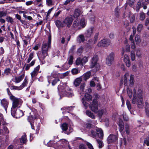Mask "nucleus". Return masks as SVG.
<instances>
[{
    "label": "nucleus",
    "mask_w": 149,
    "mask_h": 149,
    "mask_svg": "<svg viewBox=\"0 0 149 149\" xmlns=\"http://www.w3.org/2000/svg\"><path fill=\"white\" fill-rule=\"evenodd\" d=\"M127 92L128 95L130 97H132V91L129 88L127 89Z\"/></svg>",
    "instance_id": "obj_48"
},
{
    "label": "nucleus",
    "mask_w": 149,
    "mask_h": 149,
    "mask_svg": "<svg viewBox=\"0 0 149 149\" xmlns=\"http://www.w3.org/2000/svg\"><path fill=\"white\" fill-rule=\"evenodd\" d=\"M98 116L100 118H101L102 115L104 113V111L103 109L98 110V111L97 112Z\"/></svg>",
    "instance_id": "obj_41"
},
{
    "label": "nucleus",
    "mask_w": 149,
    "mask_h": 149,
    "mask_svg": "<svg viewBox=\"0 0 149 149\" xmlns=\"http://www.w3.org/2000/svg\"><path fill=\"white\" fill-rule=\"evenodd\" d=\"M86 114L91 118L94 119L95 118V115L93 113H92L90 111L87 110L86 112Z\"/></svg>",
    "instance_id": "obj_28"
},
{
    "label": "nucleus",
    "mask_w": 149,
    "mask_h": 149,
    "mask_svg": "<svg viewBox=\"0 0 149 149\" xmlns=\"http://www.w3.org/2000/svg\"><path fill=\"white\" fill-rule=\"evenodd\" d=\"M82 79L83 78L82 76H81L75 79L74 82V85L76 87H77L79 86V84L81 83Z\"/></svg>",
    "instance_id": "obj_16"
},
{
    "label": "nucleus",
    "mask_w": 149,
    "mask_h": 149,
    "mask_svg": "<svg viewBox=\"0 0 149 149\" xmlns=\"http://www.w3.org/2000/svg\"><path fill=\"white\" fill-rule=\"evenodd\" d=\"M80 25L82 27V28H84L85 26V20L84 19H82L81 20L80 22Z\"/></svg>",
    "instance_id": "obj_40"
},
{
    "label": "nucleus",
    "mask_w": 149,
    "mask_h": 149,
    "mask_svg": "<svg viewBox=\"0 0 149 149\" xmlns=\"http://www.w3.org/2000/svg\"><path fill=\"white\" fill-rule=\"evenodd\" d=\"M85 125L87 128L90 129L92 127L93 125L91 123H86Z\"/></svg>",
    "instance_id": "obj_54"
},
{
    "label": "nucleus",
    "mask_w": 149,
    "mask_h": 149,
    "mask_svg": "<svg viewBox=\"0 0 149 149\" xmlns=\"http://www.w3.org/2000/svg\"><path fill=\"white\" fill-rule=\"evenodd\" d=\"M145 14L143 13H140V20L143 21L145 18Z\"/></svg>",
    "instance_id": "obj_52"
},
{
    "label": "nucleus",
    "mask_w": 149,
    "mask_h": 149,
    "mask_svg": "<svg viewBox=\"0 0 149 149\" xmlns=\"http://www.w3.org/2000/svg\"><path fill=\"white\" fill-rule=\"evenodd\" d=\"M1 106L4 108L6 111L7 112V109L8 105V102L5 99H3L1 100Z\"/></svg>",
    "instance_id": "obj_13"
},
{
    "label": "nucleus",
    "mask_w": 149,
    "mask_h": 149,
    "mask_svg": "<svg viewBox=\"0 0 149 149\" xmlns=\"http://www.w3.org/2000/svg\"><path fill=\"white\" fill-rule=\"evenodd\" d=\"M19 104V99H17L13 101L12 108L15 109L17 107Z\"/></svg>",
    "instance_id": "obj_22"
},
{
    "label": "nucleus",
    "mask_w": 149,
    "mask_h": 149,
    "mask_svg": "<svg viewBox=\"0 0 149 149\" xmlns=\"http://www.w3.org/2000/svg\"><path fill=\"white\" fill-rule=\"evenodd\" d=\"M91 133L93 137L95 138L97 136L101 139H102L104 135L103 131L100 128H97L95 132L93 130L91 131Z\"/></svg>",
    "instance_id": "obj_6"
},
{
    "label": "nucleus",
    "mask_w": 149,
    "mask_h": 149,
    "mask_svg": "<svg viewBox=\"0 0 149 149\" xmlns=\"http://www.w3.org/2000/svg\"><path fill=\"white\" fill-rule=\"evenodd\" d=\"M55 24L56 26L58 29L60 28L61 27H63L65 26V25L63 24V22H61L59 20H56L55 22Z\"/></svg>",
    "instance_id": "obj_18"
},
{
    "label": "nucleus",
    "mask_w": 149,
    "mask_h": 149,
    "mask_svg": "<svg viewBox=\"0 0 149 149\" xmlns=\"http://www.w3.org/2000/svg\"><path fill=\"white\" fill-rule=\"evenodd\" d=\"M73 18L71 17L67 16L63 21V23L65 26L68 28H70L73 21Z\"/></svg>",
    "instance_id": "obj_11"
},
{
    "label": "nucleus",
    "mask_w": 149,
    "mask_h": 149,
    "mask_svg": "<svg viewBox=\"0 0 149 149\" xmlns=\"http://www.w3.org/2000/svg\"><path fill=\"white\" fill-rule=\"evenodd\" d=\"M128 74L127 73H126L125 74L124 76V77L123 79H121L120 81V84L123 83V80H124V83L125 85L126 86L127 84V78L126 77V75H128Z\"/></svg>",
    "instance_id": "obj_25"
},
{
    "label": "nucleus",
    "mask_w": 149,
    "mask_h": 149,
    "mask_svg": "<svg viewBox=\"0 0 149 149\" xmlns=\"http://www.w3.org/2000/svg\"><path fill=\"white\" fill-rule=\"evenodd\" d=\"M6 19L7 22H9L11 24H13L14 22L13 19L10 16H7Z\"/></svg>",
    "instance_id": "obj_44"
},
{
    "label": "nucleus",
    "mask_w": 149,
    "mask_h": 149,
    "mask_svg": "<svg viewBox=\"0 0 149 149\" xmlns=\"http://www.w3.org/2000/svg\"><path fill=\"white\" fill-rule=\"evenodd\" d=\"M34 52H33L31 53L29 55L28 59L27 60V63H29L34 57Z\"/></svg>",
    "instance_id": "obj_31"
},
{
    "label": "nucleus",
    "mask_w": 149,
    "mask_h": 149,
    "mask_svg": "<svg viewBox=\"0 0 149 149\" xmlns=\"http://www.w3.org/2000/svg\"><path fill=\"white\" fill-rule=\"evenodd\" d=\"M98 102L96 99H94L92 103L89 105V107L91 110L95 113L98 111Z\"/></svg>",
    "instance_id": "obj_7"
},
{
    "label": "nucleus",
    "mask_w": 149,
    "mask_h": 149,
    "mask_svg": "<svg viewBox=\"0 0 149 149\" xmlns=\"http://www.w3.org/2000/svg\"><path fill=\"white\" fill-rule=\"evenodd\" d=\"M94 28L91 27L86 31L84 33L85 37L86 39L90 38L93 35Z\"/></svg>",
    "instance_id": "obj_10"
},
{
    "label": "nucleus",
    "mask_w": 149,
    "mask_h": 149,
    "mask_svg": "<svg viewBox=\"0 0 149 149\" xmlns=\"http://www.w3.org/2000/svg\"><path fill=\"white\" fill-rule=\"evenodd\" d=\"M141 3L140 1H139L137 3L136 6V10L137 11H138L140 8L141 6Z\"/></svg>",
    "instance_id": "obj_55"
},
{
    "label": "nucleus",
    "mask_w": 149,
    "mask_h": 149,
    "mask_svg": "<svg viewBox=\"0 0 149 149\" xmlns=\"http://www.w3.org/2000/svg\"><path fill=\"white\" fill-rule=\"evenodd\" d=\"M98 60V57L97 55H94L92 58L90 68H95L94 70V72H96L100 69V65L99 63H97Z\"/></svg>",
    "instance_id": "obj_4"
},
{
    "label": "nucleus",
    "mask_w": 149,
    "mask_h": 149,
    "mask_svg": "<svg viewBox=\"0 0 149 149\" xmlns=\"http://www.w3.org/2000/svg\"><path fill=\"white\" fill-rule=\"evenodd\" d=\"M62 84L63 85H62L61 83L58 86L57 88L59 93L68 97H71L73 96L74 95L73 93L70 92H67L69 88L68 87L63 84Z\"/></svg>",
    "instance_id": "obj_3"
},
{
    "label": "nucleus",
    "mask_w": 149,
    "mask_h": 149,
    "mask_svg": "<svg viewBox=\"0 0 149 149\" xmlns=\"http://www.w3.org/2000/svg\"><path fill=\"white\" fill-rule=\"evenodd\" d=\"M10 88L11 90H20L22 89L20 86H10Z\"/></svg>",
    "instance_id": "obj_36"
},
{
    "label": "nucleus",
    "mask_w": 149,
    "mask_h": 149,
    "mask_svg": "<svg viewBox=\"0 0 149 149\" xmlns=\"http://www.w3.org/2000/svg\"><path fill=\"white\" fill-rule=\"evenodd\" d=\"M26 135L25 133L24 135H23L20 139V142L23 144L25 143L27 141Z\"/></svg>",
    "instance_id": "obj_29"
},
{
    "label": "nucleus",
    "mask_w": 149,
    "mask_h": 149,
    "mask_svg": "<svg viewBox=\"0 0 149 149\" xmlns=\"http://www.w3.org/2000/svg\"><path fill=\"white\" fill-rule=\"evenodd\" d=\"M48 82L50 83L52 81V86H55L57 82L60 81L59 78L56 77L54 74H52L51 76L48 77Z\"/></svg>",
    "instance_id": "obj_8"
},
{
    "label": "nucleus",
    "mask_w": 149,
    "mask_h": 149,
    "mask_svg": "<svg viewBox=\"0 0 149 149\" xmlns=\"http://www.w3.org/2000/svg\"><path fill=\"white\" fill-rule=\"evenodd\" d=\"M107 64L108 65H111L112 63V53H111L109 56H108L106 60Z\"/></svg>",
    "instance_id": "obj_21"
},
{
    "label": "nucleus",
    "mask_w": 149,
    "mask_h": 149,
    "mask_svg": "<svg viewBox=\"0 0 149 149\" xmlns=\"http://www.w3.org/2000/svg\"><path fill=\"white\" fill-rule=\"evenodd\" d=\"M51 47H48V45L46 43H43L42 45V54L40 56V58L42 60H44L47 56H48V49L51 48Z\"/></svg>",
    "instance_id": "obj_5"
},
{
    "label": "nucleus",
    "mask_w": 149,
    "mask_h": 149,
    "mask_svg": "<svg viewBox=\"0 0 149 149\" xmlns=\"http://www.w3.org/2000/svg\"><path fill=\"white\" fill-rule=\"evenodd\" d=\"M71 72L73 75L77 74L78 73V70L76 68H73Z\"/></svg>",
    "instance_id": "obj_46"
},
{
    "label": "nucleus",
    "mask_w": 149,
    "mask_h": 149,
    "mask_svg": "<svg viewBox=\"0 0 149 149\" xmlns=\"http://www.w3.org/2000/svg\"><path fill=\"white\" fill-rule=\"evenodd\" d=\"M84 97L86 100L88 101H90L91 100L92 97L91 95L88 93H86Z\"/></svg>",
    "instance_id": "obj_32"
},
{
    "label": "nucleus",
    "mask_w": 149,
    "mask_h": 149,
    "mask_svg": "<svg viewBox=\"0 0 149 149\" xmlns=\"http://www.w3.org/2000/svg\"><path fill=\"white\" fill-rule=\"evenodd\" d=\"M85 36L83 34L79 35L78 37L79 42H84L85 41Z\"/></svg>",
    "instance_id": "obj_33"
},
{
    "label": "nucleus",
    "mask_w": 149,
    "mask_h": 149,
    "mask_svg": "<svg viewBox=\"0 0 149 149\" xmlns=\"http://www.w3.org/2000/svg\"><path fill=\"white\" fill-rule=\"evenodd\" d=\"M38 72L33 70L31 74V78H33L34 77L37 76L38 74Z\"/></svg>",
    "instance_id": "obj_51"
},
{
    "label": "nucleus",
    "mask_w": 149,
    "mask_h": 149,
    "mask_svg": "<svg viewBox=\"0 0 149 149\" xmlns=\"http://www.w3.org/2000/svg\"><path fill=\"white\" fill-rule=\"evenodd\" d=\"M133 92L134 95L132 103L133 104L136 103L138 108L139 109H143L144 107L143 91L141 89H138L137 95L135 89L134 90Z\"/></svg>",
    "instance_id": "obj_1"
},
{
    "label": "nucleus",
    "mask_w": 149,
    "mask_h": 149,
    "mask_svg": "<svg viewBox=\"0 0 149 149\" xmlns=\"http://www.w3.org/2000/svg\"><path fill=\"white\" fill-rule=\"evenodd\" d=\"M24 72L21 75L19 76L18 77H15V81L14 82L16 83H18L20 82L24 78Z\"/></svg>",
    "instance_id": "obj_17"
},
{
    "label": "nucleus",
    "mask_w": 149,
    "mask_h": 149,
    "mask_svg": "<svg viewBox=\"0 0 149 149\" xmlns=\"http://www.w3.org/2000/svg\"><path fill=\"white\" fill-rule=\"evenodd\" d=\"M11 69L10 68H6L4 71V73L6 75H8L10 72Z\"/></svg>",
    "instance_id": "obj_53"
},
{
    "label": "nucleus",
    "mask_w": 149,
    "mask_h": 149,
    "mask_svg": "<svg viewBox=\"0 0 149 149\" xmlns=\"http://www.w3.org/2000/svg\"><path fill=\"white\" fill-rule=\"evenodd\" d=\"M26 65V68H25V70H28L29 69L30 67H31L30 66L29 64H25V65H24V66L23 67L22 70H24V68L25 66Z\"/></svg>",
    "instance_id": "obj_57"
},
{
    "label": "nucleus",
    "mask_w": 149,
    "mask_h": 149,
    "mask_svg": "<svg viewBox=\"0 0 149 149\" xmlns=\"http://www.w3.org/2000/svg\"><path fill=\"white\" fill-rule=\"evenodd\" d=\"M46 4L48 6H50L52 5V0H46Z\"/></svg>",
    "instance_id": "obj_63"
},
{
    "label": "nucleus",
    "mask_w": 149,
    "mask_h": 149,
    "mask_svg": "<svg viewBox=\"0 0 149 149\" xmlns=\"http://www.w3.org/2000/svg\"><path fill=\"white\" fill-rule=\"evenodd\" d=\"M81 101L84 107H87V103L86 102V101H85V100L84 98H82L81 100Z\"/></svg>",
    "instance_id": "obj_58"
},
{
    "label": "nucleus",
    "mask_w": 149,
    "mask_h": 149,
    "mask_svg": "<svg viewBox=\"0 0 149 149\" xmlns=\"http://www.w3.org/2000/svg\"><path fill=\"white\" fill-rule=\"evenodd\" d=\"M76 49V45H73L70 49L69 52L70 53H71L72 54H73L74 53V50Z\"/></svg>",
    "instance_id": "obj_39"
},
{
    "label": "nucleus",
    "mask_w": 149,
    "mask_h": 149,
    "mask_svg": "<svg viewBox=\"0 0 149 149\" xmlns=\"http://www.w3.org/2000/svg\"><path fill=\"white\" fill-rule=\"evenodd\" d=\"M96 141L98 144L99 148H102L104 146V144L102 141L97 139H96Z\"/></svg>",
    "instance_id": "obj_35"
},
{
    "label": "nucleus",
    "mask_w": 149,
    "mask_h": 149,
    "mask_svg": "<svg viewBox=\"0 0 149 149\" xmlns=\"http://www.w3.org/2000/svg\"><path fill=\"white\" fill-rule=\"evenodd\" d=\"M126 103L128 109L129 110L131 108V107L130 102L127 100L126 101Z\"/></svg>",
    "instance_id": "obj_59"
},
{
    "label": "nucleus",
    "mask_w": 149,
    "mask_h": 149,
    "mask_svg": "<svg viewBox=\"0 0 149 149\" xmlns=\"http://www.w3.org/2000/svg\"><path fill=\"white\" fill-rule=\"evenodd\" d=\"M98 36L99 32L95 33L93 39L90 38L88 40V43L91 45H93L96 43L98 38Z\"/></svg>",
    "instance_id": "obj_12"
},
{
    "label": "nucleus",
    "mask_w": 149,
    "mask_h": 149,
    "mask_svg": "<svg viewBox=\"0 0 149 149\" xmlns=\"http://www.w3.org/2000/svg\"><path fill=\"white\" fill-rule=\"evenodd\" d=\"M30 109L31 112L30 113V115L28 117L27 120L30 123L32 129L35 130L33 123L34 120L37 119L39 118V115L37 110L34 108L31 107Z\"/></svg>",
    "instance_id": "obj_2"
},
{
    "label": "nucleus",
    "mask_w": 149,
    "mask_h": 149,
    "mask_svg": "<svg viewBox=\"0 0 149 149\" xmlns=\"http://www.w3.org/2000/svg\"><path fill=\"white\" fill-rule=\"evenodd\" d=\"M145 111L146 115L148 116H149V104L147 102H146L145 103Z\"/></svg>",
    "instance_id": "obj_26"
},
{
    "label": "nucleus",
    "mask_w": 149,
    "mask_h": 149,
    "mask_svg": "<svg viewBox=\"0 0 149 149\" xmlns=\"http://www.w3.org/2000/svg\"><path fill=\"white\" fill-rule=\"evenodd\" d=\"M130 84L132 85L134 83V77L133 75H131L130 76Z\"/></svg>",
    "instance_id": "obj_61"
},
{
    "label": "nucleus",
    "mask_w": 149,
    "mask_h": 149,
    "mask_svg": "<svg viewBox=\"0 0 149 149\" xmlns=\"http://www.w3.org/2000/svg\"><path fill=\"white\" fill-rule=\"evenodd\" d=\"M136 55L138 58H141L142 57V52L141 49L138 48L136 50Z\"/></svg>",
    "instance_id": "obj_24"
},
{
    "label": "nucleus",
    "mask_w": 149,
    "mask_h": 149,
    "mask_svg": "<svg viewBox=\"0 0 149 149\" xmlns=\"http://www.w3.org/2000/svg\"><path fill=\"white\" fill-rule=\"evenodd\" d=\"M135 40L136 44L139 45L141 42L140 36L136 35L135 36Z\"/></svg>",
    "instance_id": "obj_34"
},
{
    "label": "nucleus",
    "mask_w": 149,
    "mask_h": 149,
    "mask_svg": "<svg viewBox=\"0 0 149 149\" xmlns=\"http://www.w3.org/2000/svg\"><path fill=\"white\" fill-rule=\"evenodd\" d=\"M73 57L71 55H70L69 57V60L68 61V64L70 65H72L73 63Z\"/></svg>",
    "instance_id": "obj_42"
},
{
    "label": "nucleus",
    "mask_w": 149,
    "mask_h": 149,
    "mask_svg": "<svg viewBox=\"0 0 149 149\" xmlns=\"http://www.w3.org/2000/svg\"><path fill=\"white\" fill-rule=\"evenodd\" d=\"M119 9L117 7L116 8L115 10V15L116 17H118L119 15Z\"/></svg>",
    "instance_id": "obj_56"
},
{
    "label": "nucleus",
    "mask_w": 149,
    "mask_h": 149,
    "mask_svg": "<svg viewBox=\"0 0 149 149\" xmlns=\"http://www.w3.org/2000/svg\"><path fill=\"white\" fill-rule=\"evenodd\" d=\"M7 15V13L3 11H0V18L3 17Z\"/></svg>",
    "instance_id": "obj_49"
},
{
    "label": "nucleus",
    "mask_w": 149,
    "mask_h": 149,
    "mask_svg": "<svg viewBox=\"0 0 149 149\" xmlns=\"http://www.w3.org/2000/svg\"><path fill=\"white\" fill-rule=\"evenodd\" d=\"M86 145L90 149H94L92 144L89 142H87Z\"/></svg>",
    "instance_id": "obj_64"
},
{
    "label": "nucleus",
    "mask_w": 149,
    "mask_h": 149,
    "mask_svg": "<svg viewBox=\"0 0 149 149\" xmlns=\"http://www.w3.org/2000/svg\"><path fill=\"white\" fill-rule=\"evenodd\" d=\"M125 129L127 134H129L130 133V127L129 125L127 123L125 125Z\"/></svg>",
    "instance_id": "obj_38"
},
{
    "label": "nucleus",
    "mask_w": 149,
    "mask_h": 149,
    "mask_svg": "<svg viewBox=\"0 0 149 149\" xmlns=\"http://www.w3.org/2000/svg\"><path fill=\"white\" fill-rule=\"evenodd\" d=\"M91 75V73L90 71H88L85 73L82 76L83 80L86 81L88 79Z\"/></svg>",
    "instance_id": "obj_20"
},
{
    "label": "nucleus",
    "mask_w": 149,
    "mask_h": 149,
    "mask_svg": "<svg viewBox=\"0 0 149 149\" xmlns=\"http://www.w3.org/2000/svg\"><path fill=\"white\" fill-rule=\"evenodd\" d=\"M118 125L119 127V131L120 132H122L124 129V123L123 120L120 118L118 123Z\"/></svg>",
    "instance_id": "obj_14"
},
{
    "label": "nucleus",
    "mask_w": 149,
    "mask_h": 149,
    "mask_svg": "<svg viewBox=\"0 0 149 149\" xmlns=\"http://www.w3.org/2000/svg\"><path fill=\"white\" fill-rule=\"evenodd\" d=\"M16 112H17L16 110L15 109H13V108H12L11 111V113L12 116L13 117L15 118Z\"/></svg>",
    "instance_id": "obj_43"
},
{
    "label": "nucleus",
    "mask_w": 149,
    "mask_h": 149,
    "mask_svg": "<svg viewBox=\"0 0 149 149\" xmlns=\"http://www.w3.org/2000/svg\"><path fill=\"white\" fill-rule=\"evenodd\" d=\"M135 1V0H129L128 2L129 5L130 6H132L134 4Z\"/></svg>",
    "instance_id": "obj_60"
},
{
    "label": "nucleus",
    "mask_w": 149,
    "mask_h": 149,
    "mask_svg": "<svg viewBox=\"0 0 149 149\" xmlns=\"http://www.w3.org/2000/svg\"><path fill=\"white\" fill-rule=\"evenodd\" d=\"M24 114L23 111L21 110H19L16 112L15 118L17 119L23 116Z\"/></svg>",
    "instance_id": "obj_23"
},
{
    "label": "nucleus",
    "mask_w": 149,
    "mask_h": 149,
    "mask_svg": "<svg viewBox=\"0 0 149 149\" xmlns=\"http://www.w3.org/2000/svg\"><path fill=\"white\" fill-rule=\"evenodd\" d=\"M124 61L126 64V66L129 67L131 65V63L129 56L127 54L125 55L124 56Z\"/></svg>",
    "instance_id": "obj_15"
},
{
    "label": "nucleus",
    "mask_w": 149,
    "mask_h": 149,
    "mask_svg": "<svg viewBox=\"0 0 149 149\" xmlns=\"http://www.w3.org/2000/svg\"><path fill=\"white\" fill-rule=\"evenodd\" d=\"M61 128L63 131H66L68 129V124L66 123H63L61 125Z\"/></svg>",
    "instance_id": "obj_30"
},
{
    "label": "nucleus",
    "mask_w": 149,
    "mask_h": 149,
    "mask_svg": "<svg viewBox=\"0 0 149 149\" xmlns=\"http://www.w3.org/2000/svg\"><path fill=\"white\" fill-rule=\"evenodd\" d=\"M110 40L108 39H104L101 40L98 43L97 45L98 47H106L110 45Z\"/></svg>",
    "instance_id": "obj_9"
},
{
    "label": "nucleus",
    "mask_w": 149,
    "mask_h": 149,
    "mask_svg": "<svg viewBox=\"0 0 149 149\" xmlns=\"http://www.w3.org/2000/svg\"><path fill=\"white\" fill-rule=\"evenodd\" d=\"M131 59L132 61H134L135 59V55L134 52V51H132L131 53Z\"/></svg>",
    "instance_id": "obj_47"
},
{
    "label": "nucleus",
    "mask_w": 149,
    "mask_h": 149,
    "mask_svg": "<svg viewBox=\"0 0 149 149\" xmlns=\"http://www.w3.org/2000/svg\"><path fill=\"white\" fill-rule=\"evenodd\" d=\"M118 139V137L116 135H112V142L113 141L116 142Z\"/></svg>",
    "instance_id": "obj_62"
},
{
    "label": "nucleus",
    "mask_w": 149,
    "mask_h": 149,
    "mask_svg": "<svg viewBox=\"0 0 149 149\" xmlns=\"http://www.w3.org/2000/svg\"><path fill=\"white\" fill-rule=\"evenodd\" d=\"M143 28V25L141 24H140L138 25L137 27V30L138 32L140 33L142 29Z\"/></svg>",
    "instance_id": "obj_45"
},
{
    "label": "nucleus",
    "mask_w": 149,
    "mask_h": 149,
    "mask_svg": "<svg viewBox=\"0 0 149 149\" xmlns=\"http://www.w3.org/2000/svg\"><path fill=\"white\" fill-rule=\"evenodd\" d=\"M107 142L109 144L108 146V149H111V144L112 143V134H110L108 137Z\"/></svg>",
    "instance_id": "obj_19"
},
{
    "label": "nucleus",
    "mask_w": 149,
    "mask_h": 149,
    "mask_svg": "<svg viewBox=\"0 0 149 149\" xmlns=\"http://www.w3.org/2000/svg\"><path fill=\"white\" fill-rule=\"evenodd\" d=\"M80 10L79 8L75 9L74 12L73 16L75 18L78 17L80 15Z\"/></svg>",
    "instance_id": "obj_27"
},
{
    "label": "nucleus",
    "mask_w": 149,
    "mask_h": 149,
    "mask_svg": "<svg viewBox=\"0 0 149 149\" xmlns=\"http://www.w3.org/2000/svg\"><path fill=\"white\" fill-rule=\"evenodd\" d=\"M51 36L50 35L48 36V41L47 43V45H48V47H51Z\"/></svg>",
    "instance_id": "obj_50"
},
{
    "label": "nucleus",
    "mask_w": 149,
    "mask_h": 149,
    "mask_svg": "<svg viewBox=\"0 0 149 149\" xmlns=\"http://www.w3.org/2000/svg\"><path fill=\"white\" fill-rule=\"evenodd\" d=\"M82 63V59L80 57L77 58L76 61V63L77 65H79Z\"/></svg>",
    "instance_id": "obj_37"
}]
</instances>
